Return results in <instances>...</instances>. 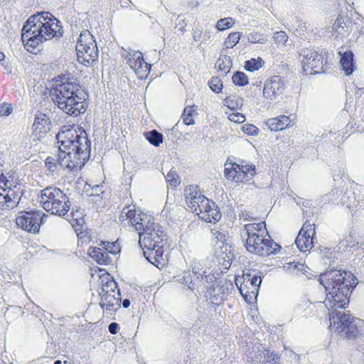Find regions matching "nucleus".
Returning <instances> with one entry per match:
<instances>
[{"instance_id":"nucleus-25","label":"nucleus","mask_w":364,"mask_h":364,"mask_svg":"<svg viewBox=\"0 0 364 364\" xmlns=\"http://www.w3.org/2000/svg\"><path fill=\"white\" fill-rule=\"evenodd\" d=\"M221 218V214L219 211L218 207L214 202L208 206V208L201 214L200 219L208 222L212 223L213 221H218Z\"/></svg>"},{"instance_id":"nucleus-12","label":"nucleus","mask_w":364,"mask_h":364,"mask_svg":"<svg viewBox=\"0 0 364 364\" xmlns=\"http://www.w3.org/2000/svg\"><path fill=\"white\" fill-rule=\"evenodd\" d=\"M46 215L42 211H28L21 213L16 219V225L29 232H38L41 224L44 223Z\"/></svg>"},{"instance_id":"nucleus-40","label":"nucleus","mask_w":364,"mask_h":364,"mask_svg":"<svg viewBox=\"0 0 364 364\" xmlns=\"http://www.w3.org/2000/svg\"><path fill=\"white\" fill-rule=\"evenodd\" d=\"M166 182L172 186L176 187L181 183L180 176L176 171L171 170L166 176Z\"/></svg>"},{"instance_id":"nucleus-21","label":"nucleus","mask_w":364,"mask_h":364,"mask_svg":"<svg viewBox=\"0 0 364 364\" xmlns=\"http://www.w3.org/2000/svg\"><path fill=\"white\" fill-rule=\"evenodd\" d=\"M120 302L121 294L120 291L117 290L114 294L102 296L100 306L112 314L113 311H117L120 307Z\"/></svg>"},{"instance_id":"nucleus-10","label":"nucleus","mask_w":364,"mask_h":364,"mask_svg":"<svg viewBox=\"0 0 364 364\" xmlns=\"http://www.w3.org/2000/svg\"><path fill=\"white\" fill-rule=\"evenodd\" d=\"M225 166V178L228 181L236 183L249 182L256 173L255 166L252 164H245L244 161L240 164L227 161Z\"/></svg>"},{"instance_id":"nucleus-32","label":"nucleus","mask_w":364,"mask_h":364,"mask_svg":"<svg viewBox=\"0 0 364 364\" xmlns=\"http://www.w3.org/2000/svg\"><path fill=\"white\" fill-rule=\"evenodd\" d=\"M259 356L264 360L263 364H279V358L274 352H270L269 350H264L260 352Z\"/></svg>"},{"instance_id":"nucleus-62","label":"nucleus","mask_w":364,"mask_h":364,"mask_svg":"<svg viewBox=\"0 0 364 364\" xmlns=\"http://www.w3.org/2000/svg\"><path fill=\"white\" fill-rule=\"evenodd\" d=\"M224 102H225V105H227L228 107H229L232 108V107H230V105H229V102H230V99H229V97L225 98V100H224Z\"/></svg>"},{"instance_id":"nucleus-46","label":"nucleus","mask_w":364,"mask_h":364,"mask_svg":"<svg viewBox=\"0 0 364 364\" xmlns=\"http://www.w3.org/2000/svg\"><path fill=\"white\" fill-rule=\"evenodd\" d=\"M284 268L287 269L292 272L293 273H295L298 271H301L303 269L304 265L302 264H300L299 262H289L287 263L285 266H284Z\"/></svg>"},{"instance_id":"nucleus-3","label":"nucleus","mask_w":364,"mask_h":364,"mask_svg":"<svg viewBox=\"0 0 364 364\" xmlns=\"http://www.w3.org/2000/svg\"><path fill=\"white\" fill-rule=\"evenodd\" d=\"M53 82L50 96L59 109L70 116H77L85 112L84 93L75 79L63 75L53 78Z\"/></svg>"},{"instance_id":"nucleus-50","label":"nucleus","mask_w":364,"mask_h":364,"mask_svg":"<svg viewBox=\"0 0 364 364\" xmlns=\"http://www.w3.org/2000/svg\"><path fill=\"white\" fill-rule=\"evenodd\" d=\"M229 119L235 123H242L245 120V117L240 113H232L229 116Z\"/></svg>"},{"instance_id":"nucleus-11","label":"nucleus","mask_w":364,"mask_h":364,"mask_svg":"<svg viewBox=\"0 0 364 364\" xmlns=\"http://www.w3.org/2000/svg\"><path fill=\"white\" fill-rule=\"evenodd\" d=\"M301 54L303 55L302 65L304 70L306 73H323V62L326 58V51L321 50V51L304 49Z\"/></svg>"},{"instance_id":"nucleus-47","label":"nucleus","mask_w":364,"mask_h":364,"mask_svg":"<svg viewBox=\"0 0 364 364\" xmlns=\"http://www.w3.org/2000/svg\"><path fill=\"white\" fill-rule=\"evenodd\" d=\"M242 130L245 133L252 136L257 135L259 132V129L257 127L250 124L244 125L242 127Z\"/></svg>"},{"instance_id":"nucleus-28","label":"nucleus","mask_w":364,"mask_h":364,"mask_svg":"<svg viewBox=\"0 0 364 364\" xmlns=\"http://www.w3.org/2000/svg\"><path fill=\"white\" fill-rule=\"evenodd\" d=\"M95 41L94 40L93 36L91 34L90 31L88 30H83L80 34L78 38L77 44H76V50H84L86 46H95Z\"/></svg>"},{"instance_id":"nucleus-18","label":"nucleus","mask_w":364,"mask_h":364,"mask_svg":"<svg viewBox=\"0 0 364 364\" xmlns=\"http://www.w3.org/2000/svg\"><path fill=\"white\" fill-rule=\"evenodd\" d=\"M77 60L85 66H90L98 59V49L97 43L95 46L88 45L82 50H76Z\"/></svg>"},{"instance_id":"nucleus-29","label":"nucleus","mask_w":364,"mask_h":364,"mask_svg":"<svg viewBox=\"0 0 364 364\" xmlns=\"http://www.w3.org/2000/svg\"><path fill=\"white\" fill-rule=\"evenodd\" d=\"M88 253L100 264H107L109 262L107 253L99 247H90Z\"/></svg>"},{"instance_id":"nucleus-20","label":"nucleus","mask_w":364,"mask_h":364,"mask_svg":"<svg viewBox=\"0 0 364 364\" xmlns=\"http://www.w3.org/2000/svg\"><path fill=\"white\" fill-rule=\"evenodd\" d=\"M144 250V255L146 259L156 267L164 265L163 258L164 250L162 245L149 247H141Z\"/></svg>"},{"instance_id":"nucleus-22","label":"nucleus","mask_w":364,"mask_h":364,"mask_svg":"<svg viewBox=\"0 0 364 364\" xmlns=\"http://www.w3.org/2000/svg\"><path fill=\"white\" fill-rule=\"evenodd\" d=\"M291 119L286 115H280L274 118L268 119L266 124L271 131L277 132L284 129L290 126Z\"/></svg>"},{"instance_id":"nucleus-34","label":"nucleus","mask_w":364,"mask_h":364,"mask_svg":"<svg viewBox=\"0 0 364 364\" xmlns=\"http://www.w3.org/2000/svg\"><path fill=\"white\" fill-rule=\"evenodd\" d=\"M145 138L150 144L155 146H158L163 142V134L156 130H152L145 133Z\"/></svg>"},{"instance_id":"nucleus-31","label":"nucleus","mask_w":364,"mask_h":364,"mask_svg":"<svg viewBox=\"0 0 364 364\" xmlns=\"http://www.w3.org/2000/svg\"><path fill=\"white\" fill-rule=\"evenodd\" d=\"M341 203L351 209L358 205V201L355 197V193L351 190H346L342 195Z\"/></svg>"},{"instance_id":"nucleus-5","label":"nucleus","mask_w":364,"mask_h":364,"mask_svg":"<svg viewBox=\"0 0 364 364\" xmlns=\"http://www.w3.org/2000/svg\"><path fill=\"white\" fill-rule=\"evenodd\" d=\"M242 235L247 236L245 247L252 254L267 257L277 253L281 249L268 235L264 222L245 225Z\"/></svg>"},{"instance_id":"nucleus-16","label":"nucleus","mask_w":364,"mask_h":364,"mask_svg":"<svg viewBox=\"0 0 364 364\" xmlns=\"http://www.w3.org/2000/svg\"><path fill=\"white\" fill-rule=\"evenodd\" d=\"M191 266L193 275H191L190 279L188 277H184V280L190 289L193 290L198 285H205L204 279L208 282V279L212 280L214 279V275L208 274L206 268L200 262H194Z\"/></svg>"},{"instance_id":"nucleus-17","label":"nucleus","mask_w":364,"mask_h":364,"mask_svg":"<svg viewBox=\"0 0 364 364\" xmlns=\"http://www.w3.org/2000/svg\"><path fill=\"white\" fill-rule=\"evenodd\" d=\"M286 85L284 80L278 75H274L268 79L264 85L263 95L265 99L273 101L282 95L285 90Z\"/></svg>"},{"instance_id":"nucleus-33","label":"nucleus","mask_w":364,"mask_h":364,"mask_svg":"<svg viewBox=\"0 0 364 364\" xmlns=\"http://www.w3.org/2000/svg\"><path fill=\"white\" fill-rule=\"evenodd\" d=\"M231 65L232 60L230 57L225 55L220 56L215 64L218 70L223 72L225 74L230 72Z\"/></svg>"},{"instance_id":"nucleus-6","label":"nucleus","mask_w":364,"mask_h":364,"mask_svg":"<svg viewBox=\"0 0 364 364\" xmlns=\"http://www.w3.org/2000/svg\"><path fill=\"white\" fill-rule=\"evenodd\" d=\"M38 201L47 212L59 216L65 215L70 210V201L60 188L50 186L41 191Z\"/></svg>"},{"instance_id":"nucleus-14","label":"nucleus","mask_w":364,"mask_h":364,"mask_svg":"<svg viewBox=\"0 0 364 364\" xmlns=\"http://www.w3.org/2000/svg\"><path fill=\"white\" fill-rule=\"evenodd\" d=\"M165 238L166 234L162 227L157 223H154V225H151L148 231L141 232L139 234V244L141 247L150 248V247L161 245V243Z\"/></svg>"},{"instance_id":"nucleus-63","label":"nucleus","mask_w":364,"mask_h":364,"mask_svg":"<svg viewBox=\"0 0 364 364\" xmlns=\"http://www.w3.org/2000/svg\"><path fill=\"white\" fill-rule=\"evenodd\" d=\"M5 55L2 52H0V62L4 60Z\"/></svg>"},{"instance_id":"nucleus-38","label":"nucleus","mask_w":364,"mask_h":364,"mask_svg":"<svg viewBox=\"0 0 364 364\" xmlns=\"http://www.w3.org/2000/svg\"><path fill=\"white\" fill-rule=\"evenodd\" d=\"M193 38L195 41H206L210 38V36L208 33H203L202 28L196 27L193 31Z\"/></svg>"},{"instance_id":"nucleus-51","label":"nucleus","mask_w":364,"mask_h":364,"mask_svg":"<svg viewBox=\"0 0 364 364\" xmlns=\"http://www.w3.org/2000/svg\"><path fill=\"white\" fill-rule=\"evenodd\" d=\"M341 195V191L338 189L333 190L328 195H327L328 199L333 203L337 202V198Z\"/></svg>"},{"instance_id":"nucleus-23","label":"nucleus","mask_w":364,"mask_h":364,"mask_svg":"<svg viewBox=\"0 0 364 364\" xmlns=\"http://www.w3.org/2000/svg\"><path fill=\"white\" fill-rule=\"evenodd\" d=\"M341 55L340 63L343 70L347 75H350L354 70V63H353V53L351 50L344 51L342 53L339 51Z\"/></svg>"},{"instance_id":"nucleus-45","label":"nucleus","mask_w":364,"mask_h":364,"mask_svg":"<svg viewBox=\"0 0 364 364\" xmlns=\"http://www.w3.org/2000/svg\"><path fill=\"white\" fill-rule=\"evenodd\" d=\"M0 184L4 192H6L7 188L12 187L13 186L12 182L3 173L0 175Z\"/></svg>"},{"instance_id":"nucleus-64","label":"nucleus","mask_w":364,"mask_h":364,"mask_svg":"<svg viewBox=\"0 0 364 364\" xmlns=\"http://www.w3.org/2000/svg\"><path fill=\"white\" fill-rule=\"evenodd\" d=\"M54 364H62V362L60 360H57L54 362Z\"/></svg>"},{"instance_id":"nucleus-60","label":"nucleus","mask_w":364,"mask_h":364,"mask_svg":"<svg viewBox=\"0 0 364 364\" xmlns=\"http://www.w3.org/2000/svg\"><path fill=\"white\" fill-rule=\"evenodd\" d=\"M358 205L360 207V208H362L364 210V200H358Z\"/></svg>"},{"instance_id":"nucleus-44","label":"nucleus","mask_w":364,"mask_h":364,"mask_svg":"<svg viewBox=\"0 0 364 364\" xmlns=\"http://www.w3.org/2000/svg\"><path fill=\"white\" fill-rule=\"evenodd\" d=\"M240 36L241 35L239 32H232L230 33L225 41L227 48L234 47L239 42Z\"/></svg>"},{"instance_id":"nucleus-54","label":"nucleus","mask_w":364,"mask_h":364,"mask_svg":"<svg viewBox=\"0 0 364 364\" xmlns=\"http://www.w3.org/2000/svg\"><path fill=\"white\" fill-rule=\"evenodd\" d=\"M118 328L119 324L114 322L111 323L108 326L109 331L112 334H116Z\"/></svg>"},{"instance_id":"nucleus-8","label":"nucleus","mask_w":364,"mask_h":364,"mask_svg":"<svg viewBox=\"0 0 364 364\" xmlns=\"http://www.w3.org/2000/svg\"><path fill=\"white\" fill-rule=\"evenodd\" d=\"M260 272L254 269H246L243 271L242 281L238 286L239 279H237L235 283L238 287L240 293L246 302L252 304L257 299L259 294V289L262 283Z\"/></svg>"},{"instance_id":"nucleus-7","label":"nucleus","mask_w":364,"mask_h":364,"mask_svg":"<svg viewBox=\"0 0 364 364\" xmlns=\"http://www.w3.org/2000/svg\"><path fill=\"white\" fill-rule=\"evenodd\" d=\"M119 220L123 227L134 228L139 235L141 232L148 231L149 228L155 223L153 216L139 209L131 208L129 205L122 210Z\"/></svg>"},{"instance_id":"nucleus-53","label":"nucleus","mask_w":364,"mask_h":364,"mask_svg":"<svg viewBox=\"0 0 364 364\" xmlns=\"http://www.w3.org/2000/svg\"><path fill=\"white\" fill-rule=\"evenodd\" d=\"M81 213L79 211H76L75 213L73 214V217H75L73 219V222L75 221L76 225H82L84 223L83 218L80 216Z\"/></svg>"},{"instance_id":"nucleus-4","label":"nucleus","mask_w":364,"mask_h":364,"mask_svg":"<svg viewBox=\"0 0 364 364\" xmlns=\"http://www.w3.org/2000/svg\"><path fill=\"white\" fill-rule=\"evenodd\" d=\"M319 282L326 291L323 303L328 309L346 308L349 302L350 289L355 284L354 277L350 272L341 269H329L320 275Z\"/></svg>"},{"instance_id":"nucleus-30","label":"nucleus","mask_w":364,"mask_h":364,"mask_svg":"<svg viewBox=\"0 0 364 364\" xmlns=\"http://www.w3.org/2000/svg\"><path fill=\"white\" fill-rule=\"evenodd\" d=\"M213 201H210L208 198H207L204 195L200 198V200L196 201L193 205H191L189 209L193 212L196 213L198 215V217L201 218V214L203 210L208 208V206L210 205Z\"/></svg>"},{"instance_id":"nucleus-2","label":"nucleus","mask_w":364,"mask_h":364,"mask_svg":"<svg viewBox=\"0 0 364 364\" xmlns=\"http://www.w3.org/2000/svg\"><path fill=\"white\" fill-rule=\"evenodd\" d=\"M60 22L49 12H41L28 18L22 28L21 39L30 52L40 43L53 38L63 36Z\"/></svg>"},{"instance_id":"nucleus-43","label":"nucleus","mask_w":364,"mask_h":364,"mask_svg":"<svg viewBox=\"0 0 364 364\" xmlns=\"http://www.w3.org/2000/svg\"><path fill=\"white\" fill-rule=\"evenodd\" d=\"M210 88L215 93H219L223 89V82L218 77H213L208 82Z\"/></svg>"},{"instance_id":"nucleus-1","label":"nucleus","mask_w":364,"mask_h":364,"mask_svg":"<svg viewBox=\"0 0 364 364\" xmlns=\"http://www.w3.org/2000/svg\"><path fill=\"white\" fill-rule=\"evenodd\" d=\"M58 144L57 155L48 156L45 161L46 168L51 173L58 168L68 173L80 170L90 155L91 142L84 130L67 129L56 135Z\"/></svg>"},{"instance_id":"nucleus-35","label":"nucleus","mask_w":364,"mask_h":364,"mask_svg":"<svg viewBox=\"0 0 364 364\" xmlns=\"http://www.w3.org/2000/svg\"><path fill=\"white\" fill-rule=\"evenodd\" d=\"M117 290H119L117 284L114 280L110 279L102 285L101 291L100 292V296H107L108 294H114Z\"/></svg>"},{"instance_id":"nucleus-9","label":"nucleus","mask_w":364,"mask_h":364,"mask_svg":"<svg viewBox=\"0 0 364 364\" xmlns=\"http://www.w3.org/2000/svg\"><path fill=\"white\" fill-rule=\"evenodd\" d=\"M330 327L338 333L345 332L349 336H355L359 331L358 325L360 321L349 314L338 311L336 308L330 309Z\"/></svg>"},{"instance_id":"nucleus-52","label":"nucleus","mask_w":364,"mask_h":364,"mask_svg":"<svg viewBox=\"0 0 364 364\" xmlns=\"http://www.w3.org/2000/svg\"><path fill=\"white\" fill-rule=\"evenodd\" d=\"M187 26V22L186 21L185 18L179 19L178 22L176 24V27H178V29L184 32L186 31V27Z\"/></svg>"},{"instance_id":"nucleus-39","label":"nucleus","mask_w":364,"mask_h":364,"mask_svg":"<svg viewBox=\"0 0 364 364\" xmlns=\"http://www.w3.org/2000/svg\"><path fill=\"white\" fill-rule=\"evenodd\" d=\"M262 65V60L261 58H258L257 60L255 58H252L250 60H247L245 64V68L247 71L252 72L254 70H257Z\"/></svg>"},{"instance_id":"nucleus-59","label":"nucleus","mask_w":364,"mask_h":364,"mask_svg":"<svg viewBox=\"0 0 364 364\" xmlns=\"http://www.w3.org/2000/svg\"><path fill=\"white\" fill-rule=\"evenodd\" d=\"M240 218H242L244 220H249L250 216L247 213H242L240 215Z\"/></svg>"},{"instance_id":"nucleus-42","label":"nucleus","mask_w":364,"mask_h":364,"mask_svg":"<svg viewBox=\"0 0 364 364\" xmlns=\"http://www.w3.org/2000/svg\"><path fill=\"white\" fill-rule=\"evenodd\" d=\"M247 39L248 41L251 43L264 44L267 42L265 36L258 32L250 33Z\"/></svg>"},{"instance_id":"nucleus-49","label":"nucleus","mask_w":364,"mask_h":364,"mask_svg":"<svg viewBox=\"0 0 364 364\" xmlns=\"http://www.w3.org/2000/svg\"><path fill=\"white\" fill-rule=\"evenodd\" d=\"M274 39L279 43H285L288 39V36L284 31L276 32L274 35Z\"/></svg>"},{"instance_id":"nucleus-56","label":"nucleus","mask_w":364,"mask_h":364,"mask_svg":"<svg viewBox=\"0 0 364 364\" xmlns=\"http://www.w3.org/2000/svg\"><path fill=\"white\" fill-rule=\"evenodd\" d=\"M215 280H216V278L215 276H214V279H213L212 280L208 279V282H207L206 279H204L205 285H203V287H204L205 288H207V289H210L213 286V282H215ZM198 287H202V285H198Z\"/></svg>"},{"instance_id":"nucleus-19","label":"nucleus","mask_w":364,"mask_h":364,"mask_svg":"<svg viewBox=\"0 0 364 364\" xmlns=\"http://www.w3.org/2000/svg\"><path fill=\"white\" fill-rule=\"evenodd\" d=\"M51 121L48 116L44 113H38L33 124V133L39 134V137L48 133L51 128Z\"/></svg>"},{"instance_id":"nucleus-57","label":"nucleus","mask_w":364,"mask_h":364,"mask_svg":"<svg viewBox=\"0 0 364 364\" xmlns=\"http://www.w3.org/2000/svg\"><path fill=\"white\" fill-rule=\"evenodd\" d=\"M210 303L214 304V305H218L220 304V301H218V299L216 298L215 296L213 297L210 298Z\"/></svg>"},{"instance_id":"nucleus-26","label":"nucleus","mask_w":364,"mask_h":364,"mask_svg":"<svg viewBox=\"0 0 364 364\" xmlns=\"http://www.w3.org/2000/svg\"><path fill=\"white\" fill-rule=\"evenodd\" d=\"M185 197L188 208L193 205L196 201L203 196L198 186L191 185L185 189Z\"/></svg>"},{"instance_id":"nucleus-36","label":"nucleus","mask_w":364,"mask_h":364,"mask_svg":"<svg viewBox=\"0 0 364 364\" xmlns=\"http://www.w3.org/2000/svg\"><path fill=\"white\" fill-rule=\"evenodd\" d=\"M232 80L233 83L238 86H245L247 85L249 82L247 75L245 73L240 71H237L235 73V74L232 75Z\"/></svg>"},{"instance_id":"nucleus-58","label":"nucleus","mask_w":364,"mask_h":364,"mask_svg":"<svg viewBox=\"0 0 364 364\" xmlns=\"http://www.w3.org/2000/svg\"><path fill=\"white\" fill-rule=\"evenodd\" d=\"M122 306L124 308H128L130 306V301L127 299H125L122 301Z\"/></svg>"},{"instance_id":"nucleus-27","label":"nucleus","mask_w":364,"mask_h":364,"mask_svg":"<svg viewBox=\"0 0 364 364\" xmlns=\"http://www.w3.org/2000/svg\"><path fill=\"white\" fill-rule=\"evenodd\" d=\"M3 196L4 202L7 208H14L17 205L21 198V195L11 187L7 188Z\"/></svg>"},{"instance_id":"nucleus-61","label":"nucleus","mask_w":364,"mask_h":364,"mask_svg":"<svg viewBox=\"0 0 364 364\" xmlns=\"http://www.w3.org/2000/svg\"><path fill=\"white\" fill-rule=\"evenodd\" d=\"M296 203H297L298 205H301V204L303 206L306 207L309 203H308V202H305V201H302V203H301V202L299 200V201L296 202Z\"/></svg>"},{"instance_id":"nucleus-55","label":"nucleus","mask_w":364,"mask_h":364,"mask_svg":"<svg viewBox=\"0 0 364 364\" xmlns=\"http://www.w3.org/2000/svg\"><path fill=\"white\" fill-rule=\"evenodd\" d=\"M213 235L215 236V238L218 240L222 242L223 243L225 241V235L223 232H219L218 230L215 231V232H213Z\"/></svg>"},{"instance_id":"nucleus-13","label":"nucleus","mask_w":364,"mask_h":364,"mask_svg":"<svg viewBox=\"0 0 364 364\" xmlns=\"http://www.w3.org/2000/svg\"><path fill=\"white\" fill-rule=\"evenodd\" d=\"M123 57L139 79L148 75L151 65L144 61L141 53L129 49L124 52Z\"/></svg>"},{"instance_id":"nucleus-41","label":"nucleus","mask_w":364,"mask_h":364,"mask_svg":"<svg viewBox=\"0 0 364 364\" xmlns=\"http://www.w3.org/2000/svg\"><path fill=\"white\" fill-rule=\"evenodd\" d=\"M234 23H235V21L232 18H220L217 22L216 28L219 31H224L225 29L232 27Z\"/></svg>"},{"instance_id":"nucleus-24","label":"nucleus","mask_w":364,"mask_h":364,"mask_svg":"<svg viewBox=\"0 0 364 364\" xmlns=\"http://www.w3.org/2000/svg\"><path fill=\"white\" fill-rule=\"evenodd\" d=\"M350 23L348 18L339 15L332 26V32L337 36H343L348 33V23Z\"/></svg>"},{"instance_id":"nucleus-37","label":"nucleus","mask_w":364,"mask_h":364,"mask_svg":"<svg viewBox=\"0 0 364 364\" xmlns=\"http://www.w3.org/2000/svg\"><path fill=\"white\" fill-rule=\"evenodd\" d=\"M195 112L194 107L192 106H188L185 107L182 118L183 122L186 125H191L194 124V119L193 118V113Z\"/></svg>"},{"instance_id":"nucleus-15","label":"nucleus","mask_w":364,"mask_h":364,"mask_svg":"<svg viewBox=\"0 0 364 364\" xmlns=\"http://www.w3.org/2000/svg\"><path fill=\"white\" fill-rule=\"evenodd\" d=\"M316 235L315 225L306 221L296 238L295 243L301 252L310 250L314 246V236Z\"/></svg>"},{"instance_id":"nucleus-48","label":"nucleus","mask_w":364,"mask_h":364,"mask_svg":"<svg viewBox=\"0 0 364 364\" xmlns=\"http://www.w3.org/2000/svg\"><path fill=\"white\" fill-rule=\"evenodd\" d=\"M13 108L11 105L2 103L0 105V117H7L12 112Z\"/></svg>"}]
</instances>
